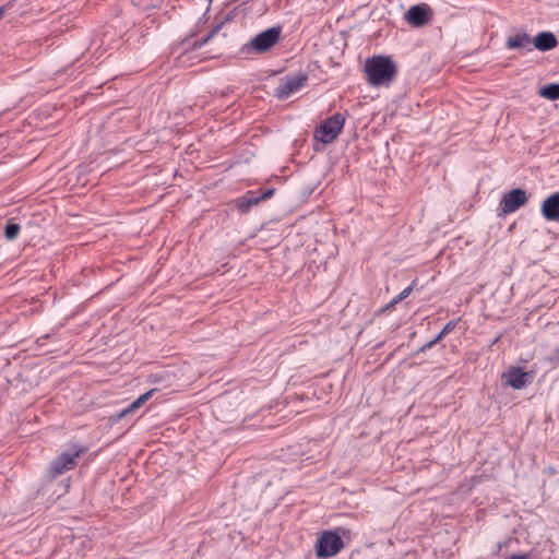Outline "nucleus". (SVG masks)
<instances>
[{
    "instance_id": "f257e3e1",
    "label": "nucleus",
    "mask_w": 559,
    "mask_h": 559,
    "mask_svg": "<svg viewBox=\"0 0 559 559\" xmlns=\"http://www.w3.org/2000/svg\"><path fill=\"white\" fill-rule=\"evenodd\" d=\"M365 71L368 81L373 86L390 83L396 75L397 69L390 57L373 56L367 59Z\"/></svg>"
},
{
    "instance_id": "f03ea898",
    "label": "nucleus",
    "mask_w": 559,
    "mask_h": 559,
    "mask_svg": "<svg viewBox=\"0 0 559 559\" xmlns=\"http://www.w3.org/2000/svg\"><path fill=\"white\" fill-rule=\"evenodd\" d=\"M87 452V448L82 444L73 443L70 445V449L59 456H57L50 464V475L56 477L62 475L66 472L72 471L76 467V457L85 454Z\"/></svg>"
},
{
    "instance_id": "7ed1b4c3",
    "label": "nucleus",
    "mask_w": 559,
    "mask_h": 559,
    "mask_svg": "<svg viewBox=\"0 0 559 559\" xmlns=\"http://www.w3.org/2000/svg\"><path fill=\"white\" fill-rule=\"evenodd\" d=\"M344 123L345 117L342 114H335L325 119L322 124L316 129L313 134L314 139L324 144L333 142L342 132Z\"/></svg>"
},
{
    "instance_id": "20e7f679",
    "label": "nucleus",
    "mask_w": 559,
    "mask_h": 559,
    "mask_svg": "<svg viewBox=\"0 0 559 559\" xmlns=\"http://www.w3.org/2000/svg\"><path fill=\"white\" fill-rule=\"evenodd\" d=\"M344 548L342 537L333 531H325L318 538L316 554L319 558H329L337 555Z\"/></svg>"
},
{
    "instance_id": "39448f33",
    "label": "nucleus",
    "mask_w": 559,
    "mask_h": 559,
    "mask_svg": "<svg viewBox=\"0 0 559 559\" xmlns=\"http://www.w3.org/2000/svg\"><path fill=\"white\" fill-rule=\"evenodd\" d=\"M280 37L281 28L271 27L253 37L246 47L258 53H263L270 50L280 40Z\"/></svg>"
},
{
    "instance_id": "423d86ee",
    "label": "nucleus",
    "mask_w": 559,
    "mask_h": 559,
    "mask_svg": "<svg viewBox=\"0 0 559 559\" xmlns=\"http://www.w3.org/2000/svg\"><path fill=\"white\" fill-rule=\"evenodd\" d=\"M527 202L525 190L516 188L504 193L499 203L500 215H507L518 211Z\"/></svg>"
},
{
    "instance_id": "0eeeda50",
    "label": "nucleus",
    "mask_w": 559,
    "mask_h": 559,
    "mask_svg": "<svg viewBox=\"0 0 559 559\" xmlns=\"http://www.w3.org/2000/svg\"><path fill=\"white\" fill-rule=\"evenodd\" d=\"M432 15V9L426 3H420L411 7L405 12L404 19L413 27H421L430 22Z\"/></svg>"
},
{
    "instance_id": "6e6552de",
    "label": "nucleus",
    "mask_w": 559,
    "mask_h": 559,
    "mask_svg": "<svg viewBox=\"0 0 559 559\" xmlns=\"http://www.w3.org/2000/svg\"><path fill=\"white\" fill-rule=\"evenodd\" d=\"M307 81L308 74L305 72H298L297 74L286 76L285 82L278 86L277 96L282 98L288 97L290 94L300 90Z\"/></svg>"
},
{
    "instance_id": "1a4fd4ad",
    "label": "nucleus",
    "mask_w": 559,
    "mask_h": 559,
    "mask_svg": "<svg viewBox=\"0 0 559 559\" xmlns=\"http://www.w3.org/2000/svg\"><path fill=\"white\" fill-rule=\"evenodd\" d=\"M542 214L547 221L559 222V192L552 193L543 201Z\"/></svg>"
},
{
    "instance_id": "9d476101",
    "label": "nucleus",
    "mask_w": 559,
    "mask_h": 559,
    "mask_svg": "<svg viewBox=\"0 0 559 559\" xmlns=\"http://www.w3.org/2000/svg\"><path fill=\"white\" fill-rule=\"evenodd\" d=\"M528 373L525 372L521 367H513L508 372L503 373L506 383L513 389H523L527 383Z\"/></svg>"
},
{
    "instance_id": "9b49d317",
    "label": "nucleus",
    "mask_w": 559,
    "mask_h": 559,
    "mask_svg": "<svg viewBox=\"0 0 559 559\" xmlns=\"http://www.w3.org/2000/svg\"><path fill=\"white\" fill-rule=\"evenodd\" d=\"M532 41L539 51L551 50L558 45L556 36L550 32L539 33Z\"/></svg>"
},
{
    "instance_id": "f8f14e48",
    "label": "nucleus",
    "mask_w": 559,
    "mask_h": 559,
    "mask_svg": "<svg viewBox=\"0 0 559 559\" xmlns=\"http://www.w3.org/2000/svg\"><path fill=\"white\" fill-rule=\"evenodd\" d=\"M155 391H156V389H152V390L145 392L144 394L140 395L126 409L121 411L117 415H114L110 419L112 421H118L121 418L126 417L127 415L135 412L136 409H139L142 405H144L150 400V397L154 394Z\"/></svg>"
},
{
    "instance_id": "ddd939ff",
    "label": "nucleus",
    "mask_w": 559,
    "mask_h": 559,
    "mask_svg": "<svg viewBox=\"0 0 559 559\" xmlns=\"http://www.w3.org/2000/svg\"><path fill=\"white\" fill-rule=\"evenodd\" d=\"M532 39L530 35L525 32L518 33L514 36L508 37L506 41V47L508 49H520V48H526L532 44Z\"/></svg>"
},
{
    "instance_id": "4468645a",
    "label": "nucleus",
    "mask_w": 559,
    "mask_h": 559,
    "mask_svg": "<svg viewBox=\"0 0 559 559\" xmlns=\"http://www.w3.org/2000/svg\"><path fill=\"white\" fill-rule=\"evenodd\" d=\"M539 95L549 100L559 99V83H551L542 87Z\"/></svg>"
},
{
    "instance_id": "2eb2a0df",
    "label": "nucleus",
    "mask_w": 559,
    "mask_h": 559,
    "mask_svg": "<svg viewBox=\"0 0 559 559\" xmlns=\"http://www.w3.org/2000/svg\"><path fill=\"white\" fill-rule=\"evenodd\" d=\"M20 225L15 223H9L4 228V236L8 240H13L20 233Z\"/></svg>"
},
{
    "instance_id": "dca6fc26",
    "label": "nucleus",
    "mask_w": 559,
    "mask_h": 559,
    "mask_svg": "<svg viewBox=\"0 0 559 559\" xmlns=\"http://www.w3.org/2000/svg\"><path fill=\"white\" fill-rule=\"evenodd\" d=\"M457 325V321L456 320H451L449 321L444 326L443 329L440 331V333L435 337V341H437L438 343L444 338L449 333H451Z\"/></svg>"
},
{
    "instance_id": "f3484780",
    "label": "nucleus",
    "mask_w": 559,
    "mask_h": 559,
    "mask_svg": "<svg viewBox=\"0 0 559 559\" xmlns=\"http://www.w3.org/2000/svg\"><path fill=\"white\" fill-rule=\"evenodd\" d=\"M417 284V280H414L409 286L404 288L396 297H394V302H400L406 297L409 296V294L414 290L415 286Z\"/></svg>"
},
{
    "instance_id": "a211bd4d",
    "label": "nucleus",
    "mask_w": 559,
    "mask_h": 559,
    "mask_svg": "<svg viewBox=\"0 0 559 559\" xmlns=\"http://www.w3.org/2000/svg\"><path fill=\"white\" fill-rule=\"evenodd\" d=\"M260 202L259 198H251L239 201L238 207L241 212H247L252 205H255Z\"/></svg>"
},
{
    "instance_id": "6ab92c4d",
    "label": "nucleus",
    "mask_w": 559,
    "mask_h": 559,
    "mask_svg": "<svg viewBox=\"0 0 559 559\" xmlns=\"http://www.w3.org/2000/svg\"><path fill=\"white\" fill-rule=\"evenodd\" d=\"M260 202L259 198H251L239 201L238 207L241 212H247L252 205H255Z\"/></svg>"
},
{
    "instance_id": "aec40b11",
    "label": "nucleus",
    "mask_w": 559,
    "mask_h": 559,
    "mask_svg": "<svg viewBox=\"0 0 559 559\" xmlns=\"http://www.w3.org/2000/svg\"><path fill=\"white\" fill-rule=\"evenodd\" d=\"M260 202L259 198H251L239 201L238 207L241 212H247L252 205H255Z\"/></svg>"
},
{
    "instance_id": "412c9836",
    "label": "nucleus",
    "mask_w": 559,
    "mask_h": 559,
    "mask_svg": "<svg viewBox=\"0 0 559 559\" xmlns=\"http://www.w3.org/2000/svg\"><path fill=\"white\" fill-rule=\"evenodd\" d=\"M225 21L217 24L215 27L212 28V31L200 41L199 47H202L205 45L210 39H212L222 28Z\"/></svg>"
},
{
    "instance_id": "4be33fe9",
    "label": "nucleus",
    "mask_w": 559,
    "mask_h": 559,
    "mask_svg": "<svg viewBox=\"0 0 559 559\" xmlns=\"http://www.w3.org/2000/svg\"><path fill=\"white\" fill-rule=\"evenodd\" d=\"M436 344H438L437 341L431 340L430 342L426 343L425 345H423L419 349V352H426L427 349H430L431 347H433Z\"/></svg>"
},
{
    "instance_id": "5701e85b",
    "label": "nucleus",
    "mask_w": 559,
    "mask_h": 559,
    "mask_svg": "<svg viewBox=\"0 0 559 559\" xmlns=\"http://www.w3.org/2000/svg\"><path fill=\"white\" fill-rule=\"evenodd\" d=\"M273 193H274V189H269L259 199H260V201L266 200V199L271 198L273 195Z\"/></svg>"
},
{
    "instance_id": "b1692460",
    "label": "nucleus",
    "mask_w": 559,
    "mask_h": 559,
    "mask_svg": "<svg viewBox=\"0 0 559 559\" xmlns=\"http://www.w3.org/2000/svg\"><path fill=\"white\" fill-rule=\"evenodd\" d=\"M397 302H394V298L389 302L386 304L381 310L380 312H386L388 310L392 309Z\"/></svg>"
},
{
    "instance_id": "393cba45",
    "label": "nucleus",
    "mask_w": 559,
    "mask_h": 559,
    "mask_svg": "<svg viewBox=\"0 0 559 559\" xmlns=\"http://www.w3.org/2000/svg\"><path fill=\"white\" fill-rule=\"evenodd\" d=\"M528 556L526 554H523V555H512L510 557H508L507 559H527Z\"/></svg>"
},
{
    "instance_id": "a878e982",
    "label": "nucleus",
    "mask_w": 559,
    "mask_h": 559,
    "mask_svg": "<svg viewBox=\"0 0 559 559\" xmlns=\"http://www.w3.org/2000/svg\"><path fill=\"white\" fill-rule=\"evenodd\" d=\"M5 12V7H0V20L2 19L3 14Z\"/></svg>"
},
{
    "instance_id": "bb28decb",
    "label": "nucleus",
    "mask_w": 559,
    "mask_h": 559,
    "mask_svg": "<svg viewBox=\"0 0 559 559\" xmlns=\"http://www.w3.org/2000/svg\"><path fill=\"white\" fill-rule=\"evenodd\" d=\"M557 356L559 357V348L557 349Z\"/></svg>"
}]
</instances>
